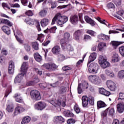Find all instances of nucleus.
Instances as JSON below:
<instances>
[{
	"label": "nucleus",
	"instance_id": "nucleus-9",
	"mask_svg": "<svg viewBox=\"0 0 124 124\" xmlns=\"http://www.w3.org/2000/svg\"><path fill=\"white\" fill-rule=\"evenodd\" d=\"M81 99L82 107L84 108L88 107V105H89V97L84 95L82 97Z\"/></svg>",
	"mask_w": 124,
	"mask_h": 124
},
{
	"label": "nucleus",
	"instance_id": "nucleus-27",
	"mask_svg": "<svg viewBox=\"0 0 124 124\" xmlns=\"http://www.w3.org/2000/svg\"><path fill=\"white\" fill-rule=\"evenodd\" d=\"M1 23L2 24H5V25H7V26H9V27H12V26H13V24L7 19H1Z\"/></svg>",
	"mask_w": 124,
	"mask_h": 124
},
{
	"label": "nucleus",
	"instance_id": "nucleus-40",
	"mask_svg": "<svg viewBox=\"0 0 124 124\" xmlns=\"http://www.w3.org/2000/svg\"><path fill=\"white\" fill-rule=\"evenodd\" d=\"M68 41L65 40V39H62L60 41V44L62 47H65L66 46V44H67V42Z\"/></svg>",
	"mask_w": 124,
	"mask_h": 124
},
{
	"label": "nucleus",
	"instance_id": "nucleus-54",
	"mask_svg": "<svg viewBox=\"0 0 124 124\" xmlns=\"http://www.w3.org/2000/svg\"><path fill=\"white\" fill-rule=\"evenodd\" d=\"M113 2L116 6H120L122 4V1L121 0H113Z\"/></svg>",
	"mask_w": 124,
	"mask_h": 124
},
{
	"label": "nucleus",
	"instance_id": "nucleus-11",
	"mask_svg": "<svg viewBox=\"0 0 124 124\" xmlns=\"http://www.w3.org/2000/svg\"><path fill=\"white\" fill-rule=\"evenodd\" d=\"M24 111H25V108H24L21 106H17L15 108L14 115L15 116H17L18 114H20V113H22V112H24Z\"/></svg>",
	"mask_w": 124,
	"mask_h": 124
},
{
	"label": "nucleus",
	"instance_id": "nucleus-4",
	"mask_svg": "<svg viewBox=\"0 0 124 124\" xmlns=\"http://www.w3.org/2000/svg\"><path fill=\"white\" fill-rule=\"evenodd\" d=\"M89 80L94 85L98 86L101 84V79L98 76H90L89 77Z\"/></svg>",
	"mask_w": 124,
	"mask_h": 124
},
{
	"label": "nucleus",
	"instance_id": "nucleus-10",
	"mask_svg": "<svg viewBox=\"0 0 124 124\" xmlns=\"http://www.w3.org/2000/svg\"><path fill=\"white\" fill-rule=\"evenodd\" d=\"M124 42H119V41H112L110 42V45L112 46V48L114 50H116L118 48V46H120V45L122 44H124Z\"/></svg>",
	"mask_w": 124,
	"mask_h": 124
},
{
	"label": "nucleus",
	"instance_id": "nucleus-17",
	"mask_svg": "<svg viewBox=\"0 0 124 124\" xmlns=\"http://www.w3.org/2000/svg\"><path fill=\"white\" fill-rule=\"evenodd\" d=\"M95 59H96V53H95V52H93L89 56L87 65H89V64H90L91 62H93V61H94Z\"/></svg>",
	"mask_w": 124,
	"mask_h": 124
},
{
	"label": "nucleus",
	"instance_id": "nucleus-59",
	"mask_svg": "<svg viewBox=\"0 0 124 124\" xmlns=\"http://www.w3.org/2000/svg\"><path fill=\"white\" fill-rule=\"evenodd\" d=\"M20 0L22 5H24V6H28V2H29V1L28 0Z\"/></svg>",
	"mask_w": 124,
	"mask_h": 124
},
{
	"label": "nucleus",
	"instance_id": "nucleus-36",
	"mask_svg": "<svg viewBox=\"0 0 124 124\" xmlns=\"http://www.w3.org/2000/svg\"><path fill=\"white\" fill-rule=\"evenodd\" d=\"M47 10H46L45 9H43L39 13V15L41 17H45L46 15H47Z\"/></svg>",
	"mask_w": 124,
	"mask_h": 124
},
{
	"label": "nucleus",
	"instance_id": "nucleus-18",
	"mask_svg": "<svg viewBox=\"0 0 124 124\" xmlns=\"http://www.w3.org/2000/svg\"><path fill=\"white\" fill-rule=\"evenodd\" d=\"M8 72L9 74H13L14 73V62L10 61Z\"/></svg>",
	"mask_w": 124,
	"mask_h": 124
},
{
	"label": "nucleus",
	"instance_id": "nucleus-20",
	"mask_svg": "<svg viewBox=\"0 0 124 124\" xmlns=\"http://www.w3.org/2000/svg\"><path fill=\"white\" fill-rule=\"evenodd\" d=\"M70 21L72 24L73 25H76L79 21V19H78V16L75 15L70 18Z\"/></svg>",
	"mask_w": 124,
	"mask_h": 124
},
{
	"label": "nucleus",
	"instance_id": "nucleus-31",
	"mask_svg": "<svg viewBox=\"0 0 124 124\" xmlns=\"http://www.w3.org/2000/svg\"><path fill=\"white\" fill-rule=\"evenodd\" d=\"M101 65V67L102 68H107V67H109L110 66V63L109 62H107V60L106 61L103 62L102 63L100 64Z\"/></svg>",
	"mask_w": 124,
	"mask_h": 124
},
{
	"label": "nucleus",
	"instance_id": "nucleus-38",
	"mask_svg": "<svg viewBox=\"0 0 124 124\" xmlns=\"http://www.w3.org/2000/svg\"><path fill=\"white\" fill-rule=\"evenodd\" d=\"M25 22L28 25H30V26H32L33 25H34V20L33 19H31L30 18H27L25 19Z\"/></svg>",
	"mask_w": 124,
	"mask_h": 124
},
{
	"label": "nucleus",
	"instance_id": "nucleus-32",
	"mask_svg": "<svg viewBox=\"0 0 124 124\" xmlns=\"http://www.w3.org/2000/svg\"><path fill=\"white\" fill-rule=\"evenodd\" d=\"M56 30H57V27H53L50 29L47 28L46 30L44 31V32H45L46 33H47L48 31H49L50 32H51L52 33H55Z\"/></svg>",
	"mask_w": 124,
	"mask_h": 124
},
{
	"label": "nucleus",
	"instance_id": "nucleus-62",
	"mask_svg": "<svg viewBox=\"0 0 124 124\" xmlns=\"http://www.w3.org/2000/svg\"><path fill=\"white\" fill-rule=\"evenodd\" d=\"M108 112V110H107V109L105 110L104 111H102L101 112V116H102V117H106V116H107Z\"/></svg>",
	"mask_w": 124,
	"mask_h": 124
},
{
	"label": "nucleus",
	"instance_id": "nucleus-21",
	"mask_svg": "<svg viewBox=\"0 0 124 124\" xmlns=\"http://www.w3.org/2000/svg\"><path fill=\"white\" fill-rule=\"evenodd\" d=\"M117 111L118 113H123L124 112V104L120 103L117 105Z\"/></svg>",
	"mask_w": 124,
	"mask_h": 124
},
{
	"label": "nucleus",
	"instance_id": "nucleus-52",
	"mask_svg": "<svg viewBox=\"0 0 124 124\" xmlns=\"http://www.w3.org/2000/svg\"><path fill=\"white\" fill-rule=\"evenodd\" d=\"M66 92V88H65V87H62L59 90V93H60V94H62V93H64Z\"/></svg>",
	"mask_w": 124,
	"mask_h": 124
},
{
	"label": "nucleus",
	"instance_id": "nucleus-63",
	"mask_svg": "<svg viewBox=\"0 0 124 124\" xmlns=\"http://www.w3.org/2000/svg\"><path fill=\"white\" fill-rule=\"evenodd\" d=\"M26 86H34V82L33 81H28L26 83Z\"/></svg>",
	"mask_w": 124,
	"mask_h": 124
},
{
	"label": "nucleus",
	"instance_id": "nucleus-26",
	"mask_svg": "<svg viewBox=\"0 0 124 124\" xmlns=\"http://www.w3.org/2000/svg\"><path fill=\"white\" fill-rule=\"evenodd\" d=\"M98 38H99V39H103V40H108L110 37L104 34L101 33L98 35Z\"/></svg>",
	"mask_w": 124,
	"mask_h": 124
},
{
	"label": "nucleus",
	"instance_id": "nucleus-16",
	"mask_svg": "<svg viewBox=\"0 0 124 124\" xmlns=\"http://www.w3.org/2000/svg\"><path fill=\"white\" fill-rule=\"evenodd\" d=\"M99 93L101 94H103V95H105V96H109L110 94H111V93L107 91L106 90H105L103 88H100L99 90Z\"/></svg>",
	"mask_w": 124,
	"mask_h": 124
},
{
	"label": "nucleus",
	"instance_id": "nucleus-15",
	"mask_svg": "<svg viewBox=\"0 0 124 124\" xmlns=\"http://www.w3.org/2000/svg\"><path fill=\"white\" fill-rule=\"evenodd\" d=\"M81 35H82V31L81 30L76 31L74 33V39H75V40H79L80 37H81Z\"/></svg>",
	"mask_w": 124,
	"mask_h": 124
},
{
	"label": "nucleus",
	"instance_id": "nucleus-33",
	"mask_svg": "<svg viewBox=\"0 0 124 124\" xmlns=\"http://www.w3.org/2000/svg\"><path fill=\"white\" fill-rule=\"evenodd\" d=\"M97 20L101 23V24H103L104 25H105L107 26V27H108V28H110V24H109L107 21H105V20H101V18L100 17H97Z\"/></svg>",
	"mask_w": 124,
	"mask_h": 124
},
{
	"label": "nucleus",
	"instance_id": "nucleus-61",
	"mask_svg": "<svg viewBox=\"0 0 124 124\" xmlns=\"http://www.w3.org/2000/svg\"><path fill=\"white\" fill-rule=\"evenodd\" d=\"M107 7L108 9L114 8V7H115V5H114L113 3L110 2L107 4Z\"/></svg>",
	"mask_w": 124,
	"mask_h": 124
},
{
	"label": "nucleus",
	"instance_id": "nucleus-37",
	"mask_svg": "<svg viewBox=\"0 0 124 124\" xmlns=\"http://www.w3.org/2000/svg\"><path fill=\"white\" fill-rule=\"evenodd\" d=\"M104 47H106V43H100L98 45L99 51H102L104 49Z\"/></svg>",
	"mask_w": 124,
	"mask_h": 124
},
{
	"label": "nucleus",
	"instance_id": "nucleus-8",
	"mask_svg": "<svg viewBox=\"0 0 124 124\" xmlns=\"http://www.w3.org/2000/svg\"><path fill=\"white\" fill-rule=\"evenodd\" d=\"M46 108V104L43 102H39L35 105L34 108L36 110H40L42 111L43 109Z\"/></svg>",
	"mask_w": 124,
	"mask_h": 124
},
{
	"label": "nucleus",
	"instance_id": "nucleus-39",
	"mask_svg": "<svg viewBox=\"0 0 124 124\" xmlns=\"http://www.w3.org/2000/svg\"><path fill=\"white\" fill-rule=\"evenodd\" d=\"M56 120L58 122V123H64L65 122V120L63 118L62 116H59L55 117Z\"/></svg>",
	"mask_w": 124,
	"mask_h": 124
},
{
	"label": "nucleus",
	"instance_id": "nucleus-48",
	"mask_svg": "<svg viewBox=\"0 0 124 124\" xmlns=\"http://www.w3.org/2000/svg\"><path fill=\"white\" fill-rule=\"evenodd\" d=\"M87 33H88V34H90L92 36H95L96 35V32L92 30H88Z\"/></svg>",
	"mask_w": 124,
	"mask_h": 124
},
{
	"label": "nucleus",
	"instance_id": "nucleus-34",
	"mask_svg": "<svg viewBox=\"0 0 124 124\" xmlns=\"http://www.w3.org/2000/svg\"><path fill=\"white\" fill-rule=\"evenodd\" d=\"M106 61H107V59L106 58V57L103 56L102 55H100L98 58V62L99 64L103 63L104 62H105Z\"/></svg>",
	"mask_w": 124,
	"mask_h": 124
},
{
	"label": "nucleus",
	"instance_id": "nucleus-60",
	"mask_svg": "<svg viewBox=\"0 0 124 124\" xmlns=\"http://www.w3.org/2000/svg\"><path fill=\"white\" fill-rule=\"evenodd\" d=\"M55 107H57V106H60V105H62V102L60 100H57L55 102Z\"/></svg>",
	"mask_w": 124,
	"mask_h": 124
},
{
	"label": "nucleus",
	"instance_id": "nucleus-30",
	"mask_svg": "<svg viewBox=\"0 0 124 124\" xmlns=\"http://www.w3.org/2000/svg\"><path fill=\"white\" fill-rule=\"evenodd\" d=\"M31 122V117L29 116H26L23 118L21 122V124H29Z\"/></svg>",
	"mask_w": 124,
	"mask_h": 124
},
{
	"label": "nucleus",
	"instance_id": "nucleus-14",
	"mask_svg": "<svg viewBox=\"0 0 124 124\" xmlns=\"http://www.w3.org/2000/svg\"><path fill=\"white\" fill-rule=\"evenodd\" d=\"M85 20L86 21V23L88 24H90L92 27H93L95 26V22L93 21V20L92 19V18H90L88 16H85L84 17Z\"/></svg>",
	"mask_w": 124,
	"mask_h": 124
},
{
	"label": "nucleus",
	"instance_id": "nucleus-22",
	"mask_svg": "<svg viewBox=\"0 0 124 124\" xmlns=\"http://www.w3.org/2000/svg\"><path fill=\"white\" fill-rule=\"evenodd\" d=\"M120 61V56L118 54L114 53L113 54L112 59L111 60L112 62H118Z\"/></svg>",
	"mask_w": 124,
	"mask_h": 124
},
{
	"label": "nucleus",
	"instance_id": "nucleus-56",
	"mask_svg": "<svg viewBox=\"0 0 124 124\" xmlns=\"http://www.w3.org/2000/svg\"><path fill=\"white\" fill-rule=\"evenodd\" d=\"M59 60L60 61V62H62V61H64L65 60V57H64V55L62 54H60L58 56Z\"/></svg>",
	"mask_w": 124,
	"mask_h": 124
},
{
	"label": "nucleus",
	"instance_id": "nucleus-5",
	"mask_svg": "<svg viewBox=\"0 0 124 124\" xmlns=\"http://www.w3.org/2000/svg\"><path fill=\"white\" fill-rule=\"evenodd\" d=\"M42 66L43 68L47 69V70H55V69L58 68V66L52 62L44 63Z\"/></svg>",
	"mask_w": 124,
	"mask_h": 124
},
{
	"label": "nucleus",
	"instance_id": "nucleus-58",
	"mask_svg": "<svg viewBox=\"0 0 124 124\" xmlns=\"http://www.w3.org/2000/svg\"><path fill=\"white\" fill-rule=\"evenodd\" d=\"M24 48L27 52H30V51H31V46H30V45L25 44L24 45Z\"/></svg>",
	"mask_w": 124,
	"mask_h": 124
},
{
	"label": "nucleus",
	"instance_id": "nucleus-50",
	"mask_svg": "<svg viewBox=\"0 0 124 124\" xmlns=\"http://www.w3.org/2000/svg\"><path fill=\"white\" fill-rule=\"evenodd\" d=\"M75 123H76V120L73 118H70L67 120V124H74Z\"/></svg>",
	"mask_w": 124,
	"mask_h": 124
},
{
	"label": "nucleus",
	"instance_id": "nucleus-23",
	"mask_svg": "<svg viewBox=\"0 0 124 124\" xmlns=\"http://www.w3.org/2000/svg\"><path fill=\"white\" fill-rule=\"evenodd\" d=\"M1 29L3 31H4L6 34L9 35L11 33V30L8 26H3L2 27Z\"/></svg>",
	"mask_w": 124,
	"mask_h": 124
},
{
	"label": "nucleus",
	"instance_id": "nucleus-43",
	"mask_svg": "<svg viewBox=\"0 0 124 124\" xmlns=\"http://www.w3.org/2000/svg\"><path fill=\"white\" fill-rule=\"evenodd\" d=\"M74 109L75 110V111L77 113V114H79V113H80L81 112V109H80L79 106H78V105H77V104H76L74 106Z\"/></svg>",
	"mask_w": 124,
	"mask_h": 124
},
{
	"label": "nucleus",
	"instance_id": "nucleus-53",
	"mask_svg": "<svg viewBox=\"0 0 124 124\" xmlns=\"http://www.w3.org/2000/svg\"><path fill=\"white\" fill-rule=\"evenodd\" d=\"M119 52L122 57H124V46H122L119 47Z\"/></svg>",
	"mask_w": 124,
	"mask_h": 124
},
{
	"label": "nucleus",
	"instance_id": "nucleus-28",
	"mask_svg": "<svg viewBox=\"0 0 124 124\" xmlns=\"http://www.w3.org/2000/svg\"><path fill=\"white\" fill-rule=\"evenodd\" d=\"M105 73L107 76L110 77L111 78H113L115 75H114V73L112 72V71H110L109 70H106L105 71Z\"/></svg>",
	"mask_w": 124,
	"mask_h": 124
},
{
	"label": "nucleus",
	"instance_id": "nucleus-2",
	"mask_svg": "<svg viewBox=\"0 0 124 124\" xmlns=\"http://www.w3.org/2000/svg\"><path fill=\"white\" fill-rule=\"evenodd\" d=\"M68 21V18L66 16H62L61 13L57 14L52 19L51 25H55L56 22L60 26L63 25Z\"/></svg>",
	"mask_w": 124,
	"mask_h": 124
},
{
	"label": "nucleus",
	"instance_id": "nucleus-6",
	"mask_svg": "<svg viewBox=\"0 0 124 124\" xmlns=\"http://www.w3.org/2000/svg\"><path fill=\"white\" fill-rule=\"evenodd\" d=\"M98 65L97 63H91L88 67V71L90 73H97Z\"/></svg>",
	"mask_w": 124,
	"mask_h": 124
},
{
	"label": "nucleus",
	"instance_id": "nucleus-29",
	"mask_svg": "<svg viewBox=\"0 0 124 124\" xmlns=\"http://www.w3.org/2000/svg\"><path fill=\"white\" fill-rule=\"evenodd\" d=\"M97 105L98 108H104V107H106V104L102 101H99L97 102Z\"/></svg>",
	"mask_w": 124,
	"mask_h": 124
},
{
	"label": "nucleus",
	"instance_id": "nucleus-45",
	"mask_svg": "<svg viewBox=\"0 0 124 124\" xmlns=\"http://www.w3.org/2000/svg\"><path fill=\"white\" fill-rule=\"evenodd\" d=\"M108 111V114L110 116H114V114H115V109L114 108H109L107 109Z\"/></svg>",
	"mask_w": 124,
	"mask_h": 124
},
{
	"label": "nucleus",
	"instance_id": "nucleus-1",
	"mask_svg": "<svg viewBox=\"0 0 124 124\" xmlns=\"http://www.w3.org/2000/svg\"><path fill=\"white\" fill-rule=\"evenodd\" d=\"M28 68L29 66L28 65V62H24L20 68L21 74H19L15 78V84L21 82V81H22L23 78H24V75L27 73Z\"/></svg>",
	"mask_w": 124,
	"mask_h": 124
},
{
	"label": "nucleus",
	"instance_id": "nucleus-42",
	"mask_svg": "<svg viewBox=\"0 0 124 124\" xmlns=\"http://www.w3.org/2000/svg\"><path fill=\"white\" fill-rule=\"evenodd\" d=\"M118 100L121 101L122 103H124V93H119V97Z\"/></svg>",
	"mask_w": 124,
	"mask_h": 124
},
{
	"label": "nucleus",
	"instance_id": "nucleus-25",
	"mask_svg": "<svg viewBox=\"0 0 124 124\" xmlns=\"http://www.w3.org/2000/svg\"><path fill=\"white\" fill-rule=\"evenodd\" d=\"M34 58L35 61H36V62H38L42 61V57H41L40 54H39V53L37 52L34 54Z\"/></svg>",
	"mask_w": 124,
	"mask_h": 124
},
{
	"label": "nucleus",
	"instance_id": "nucleus-7",
	"mask_svg": "<svg viewBox=\"0 0 124 124\" xmlns=\"http://www.w3.org/2000/svg\"><path fill=\"white\" fill-rule=\"evenodd\" d=\"M107 86L108 89L111 92H115L117 90V85L116 83L112 80H108L107 81Z\"/></svg>",
	"mask_w": 124,
	"mask_h": 124
},
{
	"label": "nucleus",
	"instance_id": "nucleus-44",
	"mask_svg": "<svg viewBox=\"0 0 124 124\" xmlns=\"http://www.w3.org/2000/svg\"><path fill=\"white\" fill-rule=\"evenodd\" d=\"M64 39L67 41H69V38H70V33L69 32H65L63 34Z\"/></svg>",
	"mask_w": 124,
	"mask_h": 124
},
{
	"label": "nucleus",
	"instance_id": "nucleus-47",
	"mask_svg": "<svg viewBox=\"0 0 124 124\" xmlns=\"http://www.w3.org/2000/svg\"><path fill=\"white\" fill-rule=\"evenodd\" d=\"M89 101L91 105H94V98H93V97L92 96H89Z\"/></svg>",
	"mask_w": 124,
	"mask_h": 124
},
{
	"label": "nucleus",
	"instance_id": "nucleus-35",
	"mask_svg": "<svg viewBox=\"0 0 124 124\" xmlns=\"http://www.w3.org/2000/svg\"><path fill=\"white\" fill-rule=\"evenodd\" d=\"M14 109V106H13V105L10 104L7 105L6 110L9 113H11V112H13Z\"/></svg>",
	"mask_w": 124,
	"mask_h": 124
},
{
	"label": "nucleus",
	"instance_id": "nucleus-64",
	"mask_svg": "<svg viewBox=\"0 0 124 124\" xmlns=\"http://www.w3.org/2000/svg\"><path fill=\"white\" fill-rule=\"evenodd\" d=\"M26 14L27 15V16H32V11L31 10H29L26 12Z\"/></svg>",
	"mask_w": 124,
	"mask_h": 124
},
{
	"label": "nucleus",
	"instance_id": "nucleus-19",
	"mask_svg": "<svg viewBox=\"0 0 124 124\" xmlns=\"http://www.w3.org/2000/svg\"><path fill=\"white\" fill-rule=\"evenodd\" d=\"M50 22H49V19L48 18H44L41 21V26L43 28H45V27H46V26H48L49 25V23Z\"/></svg>",
	"mask_w": 124,
	"mask_h": 124
},
{
	"label": "nucleus",
	"instance_id": "nucleus-49",
	"mask_svg": "<svg viewBox=\"0 0 124 124\" xmlns=\"http://www.w3.org/2000/svg\"><path fill=\"white\" fill-rule=\"evenodd\" d=\"M32 46L34 50H38V49H39L38 47V43H37V42H34L32 43Z\"/></svg>",
	"mask_w": 124,
	"mask_h": 124
},
{
	"label": "nucleus",
	"instance_id": "nucleus-57",
	"mask_svg": "<svg viewBox=\"0 0 124 124\" xmlns=\"http://www.w3.org/2000/svg\"><path fill=\"white\" fill-rule=\"evenodd\" d=\"M83 92L82 89H81V83H79L78 87V93L79 94H81Z\"/></svg>",
	"mask_w": 124,
	"mask_h": 124
},
{
	"label": "nucleus",
	"instance_id": "nucleus-55",
	"mask_svg": "<svg viewBox=\"0 0 124 124\" xmlns=\"http://www.w3.org/2000/svg\"><path fill=\"white\" fill-rule=\"evenodd\" d=\"M1 5L4 9H5V8H7V9H10V7H9L8 4L6 3L3 2L2 3Z\"/></svg>",
	"mask_w": 124,
	"mask_h": 124
},
{
	"label": "nucleus",
	"instance_id": "nucleus-46",
	"mask_svg": "<svg viewBox=\"0 0 124 124\" xmlns=\"http://www.w3.org/2000/svg\"><path fill=\"white\" fill-rule=\"evenodd\" d=\"M39 86L41 89L44 90V89H46V88H47V87L49 86V83L47 84L46 82H43L42 83H40Z\"/></svg>",
	"mask_w": 124,
	"mask_h": 124
},
{
	"label": "nucleus",
	"instance_id": "nucleus-51",
	"mask_svg": "<svg viewBox=\"0 0 124 124\" xmlns=\"http://www.w3.org/2000/svg\"><path fill=\"white\" fill-rule=\"evenodd\" d=\"M48 3L51 4V8H55L57 7V2L56 1L52 2V0H49L48 1Z\"/></svg>",
	"mask_w": 124,
	"mask_h": 124
},
{
	"label": "nucleus",
	"instance_id": "nucleus-12",
	"mask_svg": "<svg viewBox=\"0 0 124 124\" xmlns=\"http://www.w3.org/2000/svg\"><path fill=\"white\" fill-rule=\"evenodd\" d=\"M54 55H59L61 53V47L59 46H55L51 49Z\"/></svg>",
	"mask_w": 124,
	"mask_h": 124
},
{
	"label": "nucleus",
	"instance_id": "nucleus-13",
	"mask_svg": "<svg viewBox=\"0 0 124 124\" xmlns=\"http://www.w3.org/2000/svg\"><path fill=\"white\" fill-rule=\"evenodd\" d=\"M14 97L15 98L16 101L18 102V103H23L24 102V100L23 99V98L21 97V94H20V93H16L14 96Z\"/></svg>",
	"mask_w": 124,
	"mask_h": 124
},
{
	"label": "nucleus",
	"instance_id": "nucleus-24",
	"mask_svg": "<svg viewBox=\"0 0 124 124\" xmlns=\"http://www.w3.org/2000/svg\"><path fill=\"white\" fill-rule=\"evenodd\" d=\"M64 116L67 117L73 118L74 117V114L69 110H65L63 112Z\"/></svg>",
	"mask_w": 124,
	"mask_h": 124
},
{
	"label": "nucleus",
	"instance_id": "nucleus-41",
	"mask_svg": "<svg viewBox=\"0 0 124 124\" xmlns=\"http://www.w3.org/2000/svg\"><path fill=\"white\" fill-rule=\"evenodd\" d=\"M118 78L119 79H124V70H122L118 72Z\"/></svg>",
	"mask_w": 124,
	"mask_h": 124
},
{
	"label": "nucleus",
	"instance_id": "nucleus-3",
	"mask_svg": "<svg viewBox=\"0 0 124 124\" xmlns=\"http://www.w3.org/2000/svg\"><path fill=\"white\" fill-rule=\"evenodd\" d=\"M31 97L32 100L37 101L41 99L40 92L36 90H33L30 92Z\"/></svg>",
	"mask_w": 124,
	"mask_h": 124
}]
</instances>
